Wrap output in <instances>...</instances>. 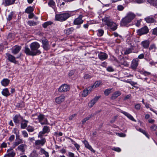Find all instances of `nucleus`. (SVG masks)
<instances>
[{"instance_id":"nucleus-37","label":"nucleus","mask_w":157,"mask_h":157,"mask_svg":"<svg viewBox=\"0 0 157 157\" xmlns=\"http://www.w3.org/2000/svg\"><path fill=\"white\" fill-rule=\"evenodd\" d=\"M48 5L51 7H52L55 5V2L52 0H50L48 2Z\"/></svg>"},{"instance_id":"nucleus-4","label":"nucleus","mask_w":157,"mask_h":157,"mask_svg":"<svg viewBox=\"0 0 157 157\" xmlns=\"http://www.w3.org/2000/svg\"><path fill=\"white\" fill-rule=\"evenodd\" d=\"M70 16L71 14L69 13L56 14V15L55 20L59 21H64L69 17Z\"/></svg>"},{"instance_id":"nucleus-27","label":"nucleus","mask_w":157,"mask_h":157,"mask_svg":"<svg viewBox=\"0 0 157 157\" xmlns=\"http://www.w3.org/2000/svg\"><path fill=\"white\" fill-rule=\"evenodd\" d=\"M145 20L148 23H153L155 21L154 19L152 17H148L145 18Z\"/></svg>"},{"instance_id":"nucleus-12","label":"nucleus","mask_w":157,"mask_h":157,"mask_svg":"<svg viewBox=\"0 0 157 157\" xmlns=\"http://www.w3.org/2000/svg\"><path fill=\"white\" fill-rule=\"evenodd\" d=\"M15 0H3L2 4L7 6L13 4Z\"/></svg>"},{"instance_id":"nucleus-53","label":"nucleus","mask_w":157,"mask_h":157,"mask_svg":"<svg viewBox=\"0 0 157 157\" xmlns=\"http://www.w3.org/2000/svg\"><path fill=\"white\" fill-rule=\"evenodd\" d=\"M152 33L154 35H157V27L153 29Z\"/></svg>"},{"instance_id":"nucleus-5","label":"nucleus","mask_w":157,"mask_h":157,"mask_svg":"<svg viewBox=\"0 0 157 157\" xmlns=\"http://www.w3.org/2000/svg\"><path fill=\"white\" fill-rule=\"evenodd\" d=\"M44 118V116L42 114L38 115L36 114H33L32 116V118L33 119H38L39 122L42 124H43V120Z\"/></svg>"},{"instance_id":"nucleus-21","label":"nucleus","mask_w":157,"mask_h":157,"mask_svg":"<svg viewBox=\"0 0 157 157\" xmlns=\"http://www.w3.org/2000/svg\"><path fill=\"white\" fill-rule=\"evenodd\" d=\"M46 142L44 139H41V140H37L35 141V144L36 145L43 146Z\"/></svg>"},{"instance_id":"nucleus-46","label":"nucleus","mask_w":157,"mask_h":157,"mask_svg":"<svg viewBox=\"0 0 157 157\" xmlns=\"http://www.w3.org/2000/svg\"><path fill=\"white\" fill-rule=\"evenodd\" d=\"M131 2L133 1L138 3H141L143 2V0H130Z\"/></svg>"},{"instance_id":"nucleus-25","label":"nucleus","mask_w":157,"mask_h":157,"mask_svg":"<svg viewBox=\"0 0 157 157\" xmlns=\"http://www.w3.org/2000/svg\"><path fill=\"white\" fill-rule=\"evenodd\" d=\"M3 95L5 96H8L10 95V93L7 88L3 89L2 92Z\"/></svg>"},{"instance_id":"nucleus-39","label":"nucleus","mask_w":157,"mask_h":157,"mask_svg":"<svg viewBox=\"0 0 157 157\" xmlns=\"http://www.w3.org/2000/svg\"><path fill=\"white\" fill-rule=\"evenodd\" d=\"M40 151L41 153H43L45 155L46 157H48L49 155L48 153L45 151L44 149H41Z\"/></svg>"},{"instance_id":"nucleus-42","label":"nucleus","mask_w":157,"mask_h":157,"mask_svg":"<svg viewBox=\"0 0 157 157\" xmlns=\"http://www.w3.org/2000/svg\"><path fill=\"white\" fill-rule=\"evenodd\" d=\"M27 130L28 132H32L34 131L33 128L31 126H28L27 128Z\"/></svg>"},{"instance_id":"nucleus-45","label":"nucleus","mask_w":157,"mask_h":157,"mask_svg":"<svg viewBox=\"0 0 157 157\" xmlns=\"http://www.w3.org/2000/svg\"><path fill=\"white\" fill-rule=\"evenodd\" d=\"M90 117V116H88L83 119L82 121V122L83 124L86 121L89 119Z\"/></svg>"},{"instance_id":"nucleus-60","label":"nucleus","mask_w":157,"mask_h":157,"mask_svg":"<svg viewBox=\"0 0 157 157\" xmlns=\"http://www.w3.org/2000/svg\"><path fill=\"white\" fill-rule=\"evenodd\" d=\"M68 155L69 157H74V154L72 152H69L68 153Z\"/></svg>"},{"instance_id":"nucleus-6","label":"nucleus","mask_w":157,"mask_h":157,"mask_svg":"<svg viewBox=\"0 0 157 157\" xmlns=\"http://www.w3.org/2000/svg\"><path fill=\"white\" fill-rule=\"evenodd\" d=\"M70 89V86L66 84L62 85L59 88L58 90L60 92H66Z\"/></svg>"},{"instance_id":"nucleus-3","label":"nucleus","mask_w":157,"mask_h":157,"mask_svg":"<svg viewBox=\"0 0 157 157\" xmlns=\"http://www.w3.org/2000/svg\"><path fill=\"white\" fill-rule=\"evenodd\" d=\"M135 15L131 13H128L126 16L124 18L121 23V25L125 26L126 24L130 22L135 17Z\"/></svg>"},{"instance_id":"nucleus-50","label":"nucleus","mask_w":157,"mask_h":157,"mask_svg":"<svg viewBox=\"0 0 157 157\" xmlns=\"http://www.w3.org/2000/svg\"><path fill=\"white\" fill-rule=\"evenodd\" d=\"M74 144L75 146V147L76 148L77 150L78 151H79L80 148V146L79 145L76 143H75V144Z\"/></svg>"},{"instance_id":"nucleus-56","label":"nucleus","mask_w":157,"mask_h":157,"mask_svg":"<svg viewBox=\"0 0 157 157\" xmlns=\"http://www.w3.org/2000/svg\"><path fill=\"white\" fill-rule=\"evenodd\" d=\"M43 124H48L47 119L45 117L44 119L43 120Z\"/></svg>"},{"instance_id":"nucleus-15","label":"nucleus","mask_w":157,"mask_h":157,"mask_svg":"<svg viewBox=\"0 0 157 157\" xmlns=\"http://www.w3.org/2000/svg\"><path fill=\"white\" fill-rule=\"evenodd\" d=\"M7 153L5 155L4 157H13L15 153L13 152L12 148H9L7 151Z\"/></svg>"},{"instance_id":"nucleus-1","label":"nucleus","mask_w":157,"mask_h":157,"mask_svg":"<svg viewBox=\"0 0 157 157\" xmlns=\"http://www.w3.org/2000/svg\"><path fill=\"white\" fill-rule=\"evenodd\" d=\"M39 44L37 42H34L32 43L30 47L31 50L27 47L25 48V51L27 55L32 56H36L40 54L41 53L40 50L38 49L40 48Z\"/></svg>"},{"instance_id":"nucleus-47","label":"nucleus","mask_w":157,"mask_h":157,"mask_svg":"<svg viewBox=\"0 0 157 157\" xmlns=\"http://www.w3.org/2000/svg\"><path fill=\"white\" fill-rule=\"evenodd\" d=\"M140 107L141 105L139 104H138L135 105V108L137 110H139L140 109Z\"/></svg>"},{"instance_id":"nucleus-38","label":"nucleus","mask_w":157,"mask_h":157,"mask_svg":"<svg viewBox=\"0 0 157 157\" xmlns=\"http://www.w3.org/2000/svg\"><path fill=\"white\" fill-rule=\"evenodd\" d=\"M138 130L140 132L143 133L146 136H147L148 138H149V137H148V136H147L146 132L144 130L141 128H139Z\"/></svg>"},{"instance_id":"nucleus-63","label":"nucleus","mask_w":157,"mask_h":157,"mask_svg":"<svg viewBox=\"0 0 157 157\" xmlns=\"http://www.w3.org/2000/svg\"><path fill=\"white\" fill-rule=\"evenodd\" d=\"M147 0L148 2L149 3H150L151 4H154V2L155 0Z\"/></svg>"},{"instance_id":"nucleus-54","label":"nucleus","mask_w":157,"mask_h":157,"mask_svg":"<svg viewBox=\"0 0 157 157\" xmlns=\"http://www.w3.org/2000/svg\"><path fill=\"white\" fill-rule=\"evenodd\" d=\"M107 70L108 71H109V72H112L113 71V69L112 68V67H108L107 68Z\"/></svg>"},{"instance_id":"nucleus-19","label":"nucleus","mask_w":157,"mask_h":157,"mask_svg":"<svg viewBox=\"0 0 157 157\" xmlns=\"http://www.w3.org/2000/svg\"><path fill=\"white\" fill-rule=\"evenodd\" d=\"M98 56L100 59L101 60H104L107 58V55L104 52H100L98 55Z\"/></svg>"},{"instance_id":"nucleus-40","label":"nucleus","mask_w":157,"mask_h":157,"mask_svg":"<svg viewBox=\"0 0 157 157\" xmlns=\"http://www.w3.org/2000/svg\"><path fill=\"white\" fill-rule=\"evenodd\" d=\"M104 33V31L103 30L101 29H100L98 30V35L99 36H102Z\"/></svg>"},{"instance_id":"nucleus-26","label":"nucleus","mask_w":157,"mask_h":157,"mask_svg":"<svg viewBox=\"0 0 157 157\" xmlns=\"http://www.w3.org/2000/svg\"><path fill=\"white\" fill-rule=\"evenodd\" d=\"M20 50V47L19 46H16L13 48L12 50V53L14 54H16L19 52Z\"/></svg>"},{"instance_id":"nucleus-29","label":"nucleus","mask_w":157,"mask_h":157,"mask_svg":"<svg viewBox=\"0 0 157 157\" xmlns=\"http://www.w3.org/2000/svg\"><path fill=\"white\" fill-rule=\"evenodd\" d=\"M89 91L90 92V91L89 89L88 88V89H85L84 90L82 93V96L83 97H85L87 96L88 94Z\"/></svg>"},{"instance_id":"nucleus-43","label":"nucleus","mask_w":157,"mask_h":157,"mask_svg":"<svg viewBox=\"0 0 157 157\" xmlns=\"http://www.w3.org/2000/svg\"><path fill=\"white\" fill-rule=\"evenodd\" d=\"M25 145L24 144H22L21 145H20V151L23 152L25 150Z\"/></svg>"},{"instance_id":"nucleus-31","label":"nucleus","mask_w":157,"mask_h":157,"mask_svg":"<svg viewBox=\"0 0 157 157\" xmlns=\"http://www.w3.org/2000/svg\"><path fill=\"white\" fill-rule=\"evenodd\" d=\"M33 10L34 9L33 7L29 6L26 9L25 12L27 13H30L33 11Z\"/></svg>"},{"instance_id":"nucleus-51","label":"nucleus","mask_w":157,"mask_h":157,"mask_svg":"<svg viewBox=\"0 0 157 157\" xmlns=\"http://www.w3.org/2000/svg\"><path fill=\"white\" fill-rule=\"evenodd\" d=\"M22 134L23 136L25 137H27L28 136V134L27 132L25 131H23L22 132Z\"/></svg>"},{"instance_id":"nucleus-61","label":"nucleus","mask_w":157,"mask_h":157,"mask_svg":"<svg viewBox=\"0 0 157 157\" xmlns=\"http://www.w3.org/2000/svg\"><path fill=\"white\" fill-rule=\"evenodd\" d=\"M6 146V144L3 142L1 144V147H5Z\"/></svg>"},{"instance_id":"nucleus-7","label":"nucleus","mask_w":157,"mask_h":157,"mask_svg":"<svg viewBox=\"0 0 157 157\" xmlns=\"http://www.w3.org/2000/svg\"><path fill=\"white\" fill-rule=\"evenodd\" d=\"M102 84V82L101 81H96L94 84L88 87L90 91H91L93 89L98 87Z\"/></svg>"},{"instance_id":"nucleus-16","label":"nucleus","mask_w":157,"mask_h":157,"mask_svg":"<svg viewBox=\"0 0 157 157\" xmlns=\"http://www.w3.org/2000/svg\"><path fill=\"white\" fill-rule=\"evenodd\" d=\"M42 44L43 48L45 50H47L50 48V46L47 40H43Z\"/></svg>"},{"instance_id":"nucleus-64","label":"nucleus","mask_w":157,"mask_h":157,"mask_svg":"<svg viewBox=\"0 0 157 157\" xmlns=\"http://www.w3.org/2000/svg\"><path fill=\"white\" fill-rule=\"evenodd\" d=\"M33 16H34V14L33 13H30L29 15V19H31L33 17Z\"/></svg>"},{"instance_id":"nucleus-17","label":"nucleus","mask_w":157,"mask_h":157,"mask_svg":"<svg viewBox=\"0 0 157 157\" xmlns=\"http://www.w3.org/2000/svg\"><path fill=\"white\" fill-rule=\"evenodd\" d=\"M49 131L48 127L47 126H44L43 128V131H41L39 133L38 137H41L43 134L48 132Z\"/></svg>"},{"instance_id":"nucleus-11","label":"nucleus","mask_w":157,"mask_h":157,"mask_svg":"<svg viewBox=\"0 0 157 157\" xmlns=\"http://www.w3.org/2000/svg\"><path fill=\"white\" fill-rule=\"evenodd\" d=\"M65 97L63 95H61L59 96L56 98L55 99V102L58 104H59L63 102L64 100Z\"/></svg>"},{"instance_id":"nucleus-62","label":"nucleus","mask_w":157,"mask_h":157,"mask_svg":"<svg viewBox=\"0 0 157 157\" xmlns=\"http://www.w3.org/2000/svg\"><path fill=\"white\" fill-rule=\"evenodd\" d=\"M144 57V55L143 54H141L140 55H139L138 56V58L140 59H143Z\"/></svg>"},{"instance_id":"nucleus-48","label":"nucleus","mask_w":157,"mask_h":157,"mask_svg":"<svg viewBox=\"0 0 157 157\" xmlns=\"http://www.w3.org/2000/svg\"><path fill=\"white\" fill-rule=\"evenodd\" d=\"M124 7L122 5H120L117 6V10L119 11H121L124 9Z\"/></svg>"},{"instance_id":"nucleus-34","label":"nucleus","mask_w":157,"mask_h":157,"mask_svg":"<svg viewBox=\"0 0 157 157\" xmlns=\"http://www.w3.org/2000/svg\"><path fill=\"white\" fill-rule=\"evenodd\" d=\"M156 49V47L155 46V45L154 44L151 45L149 48L150 50L152 52L155 51Z\"/></svg>"},{"instance_id":"nucleus-35","label":"nucleus","mask_w":157,"mask_h":157,"mask_svg":"<svg viewBox=\"0 0 157 157\" xmlns=\"http://www.w3.org/2000/svg\"><path fill=\"white\" fill-rule=\"evenodd\" d=\"M112 89H108L106 90L104 93L105 95H108L111 92Z\"/></svg>"},{"instance_id":"nucleus-14","label":"nucleus","mask_w":157,"mask_h":157,"mask_svg":"<svg viewBox=\"0 0 157 157\" xmlns=\"http://www.w3.org/2000/svg\"><path fill=\"white\" fill-rule=\"evenodd\" d=\"M82 16L80 15L79 17L75 19L74 21V24L76 25H80L83 22V21L82 19Z\"/></svg>"},{"instance_id":"nucleus-33","label":"nucleus","mask_w":157,"mask_h":157,"mask_svg":"<svg viewBox=\"0 0 157 157\" xmlns=\"http://www.w3.org/2000/svg\"><path fill=\"white\" fill-rule=\"evenodd\" d=\"M52 23L51 21H47L44 23L43 25V26L44 28H46L48 25H51Z\"/></svg>"},{"instance_id":"nucleus-41","label":"nucleus","mask_w":157,"mask_h":157,"mask_svg":"<svg viewBox=\"0 0 157 157\" xmlns=\"http://www.w3.org/2000/svg\"><path fill=\"white\" fill-rule=\"evenodd\" d=\"M72 31V29L71 28H69L66 30V33L67 34H70L71 33Z\"/></svg>"},{"instance_id":"nucleus-49","label":"nucleus","mask_w":157,"mask_h":157,"mask_svg":"<svg viewBox=\"0 0 157 157\" xmlns=\"http://www.w3.org/2000/svg\"><path fill=\"white\" fill-rule=\"evenodd\" d=\"M112 149L113 150L118 152H119L121 151V149L120 148L118 147H113V148Z\"/></svg>"},{"instance_id":"nucleus-18","label":"nucleus","mask_w":157,"mask_h":157,"mask_svg":"<svg viewBox=\"0 0 157 157\" xmlns=\"http://www.w3.org/2000/svg\"><path fill=\"white\" fill-rule=\"evenodd\" d=\"M121 112L126 116L128 119L131 120L136 122V120L134 119L133 117L129 113L126 112L121 111Z\"/></svg>"},{"instance_id":"nucleus-36","label":"nucleus","mask_w":157,"mask_h":157,"mask_svg":"<svg viewBox=\"0 0 157 157\" xmlns=\"http://www.w3.org/2000/svg\"><path fill=\"white\" fill-rule=\"evenodd\" d=\"M28 24L30 26H32L36 25V23L33 21H29L28 22Z\"/></svg>"},{"instance_id":"nucleus-28","label":"nucleus","mask_w":157,"mask_h":157,"mask_svg":"<svg viewBox=\"0 0 157 157\" xmlns=\"http://www.w3.org/2000/svg\"><path fill=\"white\" fill-rule=\"evenodd\" d=\"M121 94V93L119 91H117L115 92L112 95V99H115L118 97V96H120Z\"/></svg>"},{"instance_id":"nucleus-44","label":"nucleus","mask_w":157,"mask_h":157,"mask_svg":"<svg viewBox=\"0 0 157 157\" xmlns=\"http://www.w3.org/2000/svg\"><path fill=\"white\" fill-rule=\"evenodd\" d=\"M116 135L120 137H125L126 136V135L124 133H116Z\"/></svg>"},{"instance_id":"nucleus-13","label":"nucleus","mask_w":157,"mask_h":157,"mask_svg":"<svg viewBox=\"0 0 157 157\" xmlns=\"http://www.w3.org/2000/svg\"><path fill=\"white\" fill-rule=\"evenodd\" d=\"M83 143L85 145V146L87 148L89 149V150H90L92 152H93V153L95 152V151L93 149V148H92L91 146H90L88 143V142L86 140H84L82 141Z\"/></svg>"},{"instance_id":"nucleus-59","label":"nucleus","mask_w":157,"mask_h":157,"mask_svg":"<svg viewBox=\"0 0 157 157\" xmlns=\"http://www.w3.org/2000/svg\"><path fill=\"white\" fill-rule=\"evenodd\" d=\"M14 138V136L13 135H12L10 136L9 138V140L11 141L13 140Z\"/></svg>"},{"instance_id":"nucleus-22","label":"nucleus","mask_w":157,"mask_h":157,"mask_svg":"<svg viewBox=\"0 0 157 157\" xmlns=\"http://www.w3.org/2000/svg\"><path fill=\"white\" fill-rule=\"evenodd\" d=\"M6 55L8 58V59L10 61L14 63H16V61L15 60V58L14 56L8 53H7L6 54Z\"/></svg>"},{"instance_id":"nucleus-30","label":"nucleus","mask_w":157,"mask_h":157,"mask_svg":"<svg viewBox=\"0 0 157 157\" xmlns=\"http://www.w3.org/2000/svg\"><path fill=\"white\" fill-rule=\"evenodd\" d=\"M142 44L143 46L145 48H147L149 45V42L147 40H145L142 42Z\"/></svg>"},{"instance_id":"nucleus-2","label":"nucleus","mask_w":157,"mask_h":157,"mask_svg":"<svg viewBox=\"0 0 157 157\" xmlns=\"http://www.w3.org/2000/svg\"><path fill=\"white\" fill-rule=\"evenodd\" d=\"M103 23L106 25L111 30L114 31L117 29L116 24L113 22L108 17H105L102 19Z\"/></svg>"},{"instance_id":"nucleus-58","label":"nucleus","mask_w":157,"mask_h":157,"mask_svg":"<svg viewBox=\"0 0 157 157\" xmlns=\"http://www.w3.org/2000/svg\"><path fill=\"white\" fill-rule=\"evenodd\" d=\"M151 128L153 130H156L157 129V127L155 125H152Z\"/></svg>"},{"instance_id":"nucleus-32","label":"nucleus","mask_w":157,"mask_h":157,"mask_svg":"<svg viewBox=\"0 0 157 157\" xmlns=\"http://www.w3.org/2000/svg\"><path fill=\"white\" fill-rule=\"evenodd\" d=\"M19 115H16L13 118L14 122L17 124L18 123L19 121Z\"/></svg>"},{"instance_id":"nucleus-23","label":"nucleus","mask_w":157,"mask_h":157,"mask_svg":"<svg viewBox=\"0 0 157 157\" xmlns=\"http://www.w3.org/2000/svg\"><path fill=\"white\" fill-rule=\"evenodd\" d=\"M28 122V121L22 119L21 124V128L23 129L25 128L27 126Z\"/></svg>"},{"instance_id":"nucleus-55","label":"nucleus","mask_w":157,"mask_h":157,"mask_svg":"<svg viewBox=\"0 0 157 157\" xmlns=\"http://www.w3.org/2000/svg\"><path fill=\"white\" fill-rule=\"evenodd\" d=\"M132 52V50L130 49H128L125 51V54H128Z\"/></svg>"},{"instance_id":"nucleus-10","label":"nucleus","mask_w":157,"mask_h":157,"mask_svg":"<svg viewBox=\"0 0 157 157\" xmlns=\"http://www.w3.org/2000/svg\"><path fill=\"white\" fill-rule=\"evenodd\" d=\"M14 132L15 133L16 135V140L17 141L15 142L13 144L14 147H15L16 146L20 144V136L19 135V132L17 133V130L16 129H14Z\"/></svg>"},{"instance_id":"nucleus-8","label":"nucleus","mask_w":157,"mask_h":157,"mask_svg":"<svg viewBox=\"0 0 157 157\" xmlns=\"http://www.w3.org/2000/svg\"><path fill=\"white\" fill-rule=\"evenodd\" d=\"M148 32V30L147 27L144 26V27L138 30L137 33L138 35H141L147 33Z\"/></svg>"},{"instance_id":"nucleus-57","label":"nucleus","mask_w":157,"mask_h":157,"mask_svg":"<svg viewBox=\"0 0 157 157\" xmlns=\"http://www.w3.org/2000/svg\"><path fill=\"white\" fill-rule=\"evenodd\" d=\"M12 17V15L11 13L10 14L8 17H7V20L10 21V20L11 19Z\"/></svg>"},{"instance_id":"nucleus-9","label":"nucleus","mask_w":157,"mask_h":157,"mask_svg":"<svg viewBox=\"0 0 157 157\" xmlns=\"http://www.w3.org/2000/svg\"><path fill=\"white\" fill-rule=\"evenodd\" d=\"M99 96H97L92 99L88 104V106L91 108L92 107L95 103L97 102L98 99L100 98Z\"/></svg>"},{"instance_id":"nucleus-24","label":"nucleus","mask_w":157,"mask_h":157,"mask_svg":"<svg viewBox=\"0 0 157 157\" xmlns=\"http://www.w3.org/2000/svg\"><path fill=\"white\" fill-rule=\"evenodd\" d=\"M1 82L2 86H6L9 84L10 81L7 79H4Z\"/></svg>"},{"instance_id":"nucleus-52","label":"nucleus","mask_w":157,"mask_h":157,"mask_svg":"<svg viewBox=\"0 0 157 157\" xmlns=\"http://www.w3.org/2000/svg\"><path fill=\"white\" fill-rule=\"evenodd\" d=\"M76 116V114H74L72 115H71V116H70L69 117V120H72V119H73Z\"/></svg>"},{"instance_id":"nucleus-20","label":"nucleus","mask_w":157,"mask_h":157,"mask_svg":"<svg viewBox=\"0 0 157 157\" xmlns=\"http://www.w3.org/2000/svg\"><path fill=\"white\" fill-rule=\"evenodd\" d=\"M138 60L137 59H133L132 62L131 67L133 69H135L138 65Z\"/></svg>"}]
</instances>
